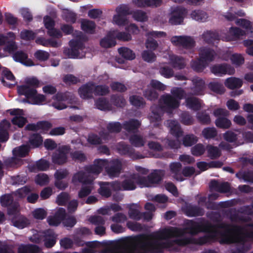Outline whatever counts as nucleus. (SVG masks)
<instances>
[{
	"mask_svg": "<svg viewBox=\"0 0 253 253\" xmlns=\"http://www.w3.org/2000/svg\"><path fill=\"white\" fill-rule=\"evenodd\" d=\"M172 96L170 95H164L160 100L161 107H153L152 114L150 117L151 124L154 126H158L161 120L163 111H169L170 109L177 108L179 105L180 100L183 98L185 95L184 91L179 88L172 89L171 91Z\"/></svg>",
	"mask_w": 253,
	"mask_h": 253,
	"instance_id": "1",
	"label": "nucleus"
},
{
	"mask_svg": "<svg viewBox=\"0 0 253 253\" xmlns=\"http://www.w3.org/2000/svg\"><path fill=\"white\" fill-rule=\"evenodd\" d=\"M108 162L105 160H95L93 164L87 168L86 171H81L75 173L72 178V182L76 184L78 182L90 183L92 182L95 177L91 174L98 175L103 168L107 167Z\"/></svg>",
	"mask_w": 253,
	"mask_h": 253,
	"instance_id": "2",
	"label": "nucleus"
},
{
	"mask_svg": "<svg viewBox=\"0 0 253 253\" xmlns=\"http://www.w3.org/2000/svg\"><path fill=\"white\" fill-rule=\"evenodd\" d=\"M235 23L245 29V30L237 27L230 28L228 32L229 36L225 38V40H233L245 35H249L253 37V23L245 19H239L236 20Z\"/></svg>",
	"mask_w": 253,
	"mask_h": 253,
	"instance_id": "3",
	"label": "nucleus"
},
{
	"mask_svg": "<svg viewBox=\"0 0 253 253\" xmlns=\"http://www.w3.org/2000/svg\"><path fill=\"white\" fill-rule=\"evenodd\" d=\"M200 59L199 60L193 61L191 63L192 68L197 72H200L211 61L215 54L213 50L209 48H201L200 51Z\"/></svg>",
	"mask_w": 253,
	"mask_h": 253,
	"instance_id": "4",
	"label": "nucleus"
},
{
	"mask_svg": "<svg viewBox=\"0 0 253 253\" xmlns=\"http://www.w3.org/2000/svg\"><path fill=\"white\" fill-rule=\"evenodd\" d=\"M18 91L20 94L25 95L31 100V103L34 104H40L45 100V97L43 95L37 94L36 89H30L28 86H19Z\"/></svg>",
	"mask_w": 253,
	"mask_h": 253,
	"instance_id": "5",
	"label": "nucleus"
},
{
	"mask_svg": "<svg viewBox=\"0 0 253 253\" xmlns=\"http://www.w3.org/2000/svg\"><path fill=\"white\" fill-rule=\"evenodd\" d=\"M167 125L169 129L170 134L176 139L173 142L168 140V144L171 148H178L180 145V142L178 138L182 135L180 126L176 121L173 120L168 121Z\"/></svg>",
	"mask_w": 253,
	"mask_h": 253,
	"instance_id": "6",
	"label": "nucleus"
},
{
	"mask_svg": "<svg viewBox=\"0 0 253 253\" xmlns=\"http://www.w3.org/2000/svg\"><path fill=\"white\" fill-rule=\"evenodd\" d=\"M134 178L137 179L138 185L141 187H151L154 184L158 183L162 179L161 172L158 170H154L147 177L142 176H135Z\"/></svg>",
	"mask_w": 253,
	"mask_h": 253,
	"instance_id": "7",
	"label": "nucleus"
},
{
	"mask_svg": "<svg viewBox=\"0 0 253 253\" xmlns=\"http://www.w3.org/2000/svg\"><path fill=\"white\" fill-rule=\"evenodd\" d=\"M71 49L65 50L64 54L70 58H82L84 56L83 44L81 42L72 40L70 42Z\"/></svg>",
	"mask_w": 253,
	"mask_h": 253,
	"instance_id": "8",
	"label": "nucleus"
},
{
	"mask_svg": "<svg viewBox=\"0 0 253 253\" xmlns=\"http://www.w3.org/2000/svg\"><path fill=\"white\" fill-rule=\"evenodd\" d=\"M117 14L113 19V23L118 26H124L127 24L126 16L129 14L128 7L126 5H120L116 8Z\"/></svg>",
	"mask_w": 253,
	"mask_h": 253,
	"instance_id": "9",
	"label": "nucleus"
},
{
	"mask_svg": "<svg viewBox=\"0 0 253 253\" xmlns=\"http://www.w3.org/2000/svg\"><path fill=\"white\" fill-rule=\"evenodd\" d=\"M122 169V163L118 160H114L109 163L108 162L106 171L107 174L111 178L117 177L119 175Z\"/></svg>",
	"mask_w": 253,
	"mask_h": 253,
	"instance_id": "10",
	"label": "nucleus"
},
{
	"mask_svg": "<svg viewBox=\"0 0 253 253\" xmlns=\"http://www.w3.org/2000/svg\"><path fill=\"white\" fill-rule=\"evenodd\" d=\"M186 14V10L183 8H176L170 13L169 23L171 25L180 24Z\"/></svg>",
	"mask_w": 253,
	"mask_h": 253,
	"instance_id": "11",
	"label": "nucleus"
},
{
	"mask_svg": "<svg viewBox=\"0 0 253 253\" xmlns=\"http://www.w3.org/2000/svg\"><path fill=\"white\" fill-rule=\"evenodd\" d=\"M212 73L217 75H222L225 74L233 75L235 70L231 65L228 64H221L215 65L211 68Z\"/></svg>",
	"mask_w": 253,
	"mask_h": 253,
	"instance_id": "12",
	"label": "nucleus"
},
{
	"mask_svg": "<svg viewBox=\"0 0 253 253\" xmlns=\"http://www.w3.org/2000/svg\"><path fill=\"white\" fill-rule=\"evenodd\" d=\"M69 151V148L67 146H62L59 148L52 157L53 162L55 164H62L66 162V153Z\"/></svg>",
	"mask_w": 253,
	"mask_h": 253,
	"instance_id": "13",
	"label": "nucleus"
},
{
	"mask_svg": "<svg viewBox=\"0 0 253 253\" xmlns=\"http://www.w3.org/2000/svg\"><path fill=\"white\" fill-rule=\"evenodd\" d=\"M9 113L12 115H15V117L12 120V123L22 127L27 122V120L22 116L24 115L23 111L19 109H15L9 110Z\"/></svg>",
	"mask_w": 253,
	"mask_h": 253,
	"instance_id": "14",
	"label": "nucleus"
},
{
	"mask_svg": "<svg viewBox=\"0 0 253 253\" xmlns=\"http://www.w3.org/2000/svg\"><path fill=\"white\" fill-rule=\"evenodd\" d=\"M44 23L46 29H48V34L51 37L59 38L62 37L61 32L53 28L54 22L48 16L44 18Z\"/></svg>",
	"mask_w": 253,
	"mask_h": 253,
	"instance_id": "15",
	"label": "nucleus"
},
{
	"mask_svg": "<svg viewBox=\"0 0 253 253\" xmlns=\"http://www.w3.org/2000/svg\"><path fill=\"white\" fill-rule=\"evenodd\" d=\"M95 84L89 83L80 87L79 89V93L81 98L83 99H89L92 97L94 93Z\"/></svg>",
	"mask_w": 253,
	"mask_h": 253,
	"instance_id": "16",
	"label": "nucleus"
},
{
	"mask_svg": "<svg viewBox=\"0 0 253 253\" xmlns=\"http://www.w3.org/2000/svg\"><path fill=\"white\" fill-rule=\"evenodd\" d=\"M8 36V37L0 35V45H3L7 42L8 45L6 47V50L11 52L16 48L15 42L13 41L14 39V35L12 33H9Z\"/></svg>",
	"mask_w": 253,
	"mask_h": 253,
	"instance_id": "17",
	"label": "nucleus"
},
{
	"mask_svg": "<svg viewBox=\"0 0 253 253\" xmlns=\"http://www.w3.org/2000/svg\"><path fill=\"white\" fill-rule=\"evenodd\" d=\"M115 39V31L110 32L106 37L101 40L100 42V45L106 48L112 47L116 44Z\"/></svg>",
	"mask_w": 253,
	"mask_h": 253,
	"instance_id": "18",
	"label": "nucleus"
},
{
	"mask_svg": "<svg viewBox=\"0 0 253 253\" xmlns=\"http://www.w3.org/2000/svg\"><path fill=\"white\" fill-rule=\"evenodd\" d=\"M65 215V210L63 209H60L55 215L48 217L47 222L50 225L57 226L64 219Z\"/></svg>",
	"mask_w": 253,
	"mask_h": 253,
	"instance_id": "19",
	"label": "nucleus"
},
{
	"mask_svg": "<svg viewBox=\"0 0 253 253\" xmlns=\"http://www.w3.org/2000/svg\"><path fill=\"white\" fill-rule=\"evenodd\" d=\"M210 187L211 190L221 193H226L230 191V186L227 182H219L212 180L210 184Z\"/></svg>",
	"mask_w": 253,
	"mask_h": 253,
	"instance_id": "20",
	"label": "nucleus"
},
{
	"mask_svg": "<svg viewBox=\"0 0 253 253\" xmlns=\"http://www.w3.org/2000/svg\"><path fill=\"white\" fill-rule=\"evenodd\" d=\"M222 58L225 60L230 59L232 63L237 67L241 66L245 62V59L243 55L239 53L231 54L230 53H226L225 56Z\"/></svg>",
	"mask_w": 253,
	"mask_h": 253,
	"instance_id": "21",
	"label": "nucleus"
},
{
	"mask_svg": "<svg viewBox=\"0 0 253 253\" xmlns=\"http://www.w3.org/2000/svg\"><path fill=\"white\" fill-rule=\"evenodd\" d=\"M162 1V0H132V2L138 7H158Z\"/></svg>",
	"mask_w": 253,
	"mask_h": 253,
	"instance_id": "22",
	"label": "nucleus"
},
{
	"mask_svg": "<svg viewBox=\"0 0 253 253\" xmlns=\"http://www.w3.org/2000/svg\"><path fill=\"white\" fill-rule=\"evenodd\" d=\"M135 176H141L138 174H133L130 177L126 179L122 184L123 190H132L136 188L135 183L138 184V180L137 179L134 178V177Z\"/></svg>",
	"mask_w": 253,
	"mask_h": 253,
	"instance_id": "23",
	"label": "nucleus"
},
{
	"mask_svg": "<svg viewBox=\"0 0 253 253\" xmlns=\"http://www.w3.org/2000/svg\"><path fill=\"white\" fill-rule=\"evenodd\" d=\"M181 164L178 162L172 163L169 165L170 171L173 174L174 178L179 181H183L184 179L182 177V175L179 173L181 170Z\"/></svg>",
	"mask_w": 253,
	"mask_h": 253,
	"instance_id": "24",
	"label": "nucleus"
},
{
	"mask_svg": "<svg viewBox=\"0 0 253 253\" xmlns=\"http://www.w3.org/2000/svg\"><path fill=\"white\" fill-rule=\"evenodd\" d=\"M224 84L227 87L233 89L240 87L243 84V82L239 78L230 77L225 80Z\"/></svg>",
	"mask_w": 253,
	"mask_h": 253,
	"instance_id": "25",
	"label": "nucleus"
},
{
	"mask_svg": "<svg viewBox=\"0 0 253 253\" xmlns=\"http://www.w3.org/2000/svg\"><path fill=\"white\" fill-rule=\"evenodd\" d=\"M13 58L15 61L20 62L26 66L34 65L32 61L28 59L27 54L23 52H16L13 55Z\"/></svg>",
	"mask_w": 253,
	"mask_h": 253,
	"instance_id": "26",
	"label": "nucleus"
},
{
	"mask_svg": "<svg viewBox=\"0 0 253 253\" xmlns=\"http://www.w3.org/2000/svg\"><path fill=\"white\" fill-rule=\"evenodd\" d=\"M10 124L6 120H3L0 125V141H5L8 139L7 130Z\"/></svg>",
	"mask_w": 253,
	"mask_h": 253,
	"instance_id": "27",
	"label": "nucleus"
},
{
	"mask_svg": "<svg viewBox=\"0 0 253 253\" xmlns=\"http://www.w3.org/2000/svg\"><path fill=\"white\" fill-rule=\"evenodd\" d=\"M12 222L14 226L21 229L24 228L30 224L29 220L27 218L21 215L13 219Z\"/></svg>",
	"mask_w": 253,
	"mask_h": 253,
	"instance_id": "28",
	"label": "nucleus"
},
{
	"mask_svg": "<svg viewBox=\"0 0 253 253\" xmlns=\"http://www.w3.org/2000/svg\"><path fill=\"white\" fill-rule=\"evenodd\" d=\"M40 249L36 245H21L18 248L19 253H38Z\"/></svg>",
	"mask_w": 253,
	"mask_h": 253,
	"instance_id": "29",
	"label": "nucleus"
},
{
	"mask_svg": "<svg viewBox=\"0 0 253 253\" xmlns=\"http://www.w3.org/2000/svg\"><path fill=\"white\" fill-rule=\"evenodd\" d=\"M194 90V94L196 95L200 94L201 91L205 87V82L199 78H195L192 80Z\"/></svg>",
	"mask_w": 253,
	"mask_h": 253,
	"instance_id": "30",
	"label": "nucleus"
},
{
	"mask_svg": "<svg viewBox=\"0 0 253 253\" xmlns=\"http://www.w3.org/2000/svg\"><path fill=\"white\" fill-rule=\"evenodd\" d=\"M100 188L98 190L99 193L105 197H109L111 195V185L108 182L100 183Z\"/></svg>",
	"mask_w": 253,
	"mask_h": 253,
	"instance_id": "31",
	"label": "nucleus"
},
{
	"mask_svg": "<svg viewBox=\"0 0 253 253\" xmlns=\"http://www.w3.org/2000/svg\"><path fill=\"white\" fill-rule=\"evenodd\" d=\"M120 54L126 59L132 60L135 58V54L133 51L127 47H123L118 49Z\"/></svg>",
	"mask_w": 253,
	"mask_h": 253,
	"instance_id": "32",
	"label": "nucleus"
},
{
	"mask_svg": "<svg viewBox=\"0 0 253 253\" xmlns=\"http://www.w3.org/2000/svg\"><path fill=\"white\" fill-rule=\"evenodd\" d=\"M186 106L194 110H199L201 107V103L196 97L188 98L186 100Z\"/></svg>",
	"mask_w": 253,
	"mask_h": 253,
	"instance_id": "33",
	"label": "nucleus"
},
{
	"mask_svg": "<svg viewBox=\"0 0 253 253\" xmlns=\"http://www.w3.org/2000/svg\"><path fill=\"white\" fill-rule=\"evenodd\" d=\"M92 182L90 183H84L85 185L83 186L80 191L79 192L78 196L80 198L86 197L88 195H89L92 190L93 189V187L92 185Z\"/></svg>",
	"mask_w": 253,
	"mask_h": 253,
	"instance_id": "34",
	"label": "nucleus"
},
{
	"mask_svg": "<svg viewBox=\"0 0 253 253\" xmlns=\"http://www.w3.org/2000/svg\"><path fill=\"white\" fill-rule=\"evenodd\" d=\"M216 126L222 128H228L231 126V122L226 117H219L215 122Z\"/></svg>",
	"mask_w": 253,
	"mask_h": 253,
	"instance_id": "35",
	"label": "nucleus"
},
{
	"mask_svg": "<svg viewBox=\"0 0 253 253\" xmlns=\"http://www.w3.org/2000/svg\"><path fill=\"white\" fill-rule=\"evenodd\" d=\"M191 18L198 21L205 22L208 17L206 12L200 10H194L191 13Z\"/></svg>",
	"mask_w": 253,
	"mask_h": 253,
	"instance_id": "36",
	"label": "nucleus"
},
{
	"mask_svg": "<svg viewBox=\"0 0 253 253\" xmlns=\"http://www.w3.org/2000/svg\"><path fill=\"white\" fill-rule=\"evenodd\" d=\"M55 101L52 103V106L57 110H62L66 108V106L62 101H65L66 99L62 95L58 94L54 98Z\"/></svg>",
	"mask_w": 253,
	"mask_h": 253,
	"instance_id": "37",
	"label": "nucleus"
},
{
	"mask_svg": "<svg viewBox=\"0 0 253 253\" xmlns=\"http://www.w3.org/2000/svg\"><path fill=\"white\" fill-rule=\"evenodd\" d=\"M29 150V147L27 145H23L15 148L13 150V153L15 157H23L27 154Z\"/></svg>",
	"mask_w": 253,
	"mask_h": 253,
	"instance_id": "38",
	"label": "nucleus"
},
{
	"mask_svg": "<svg viewBox=\"0 0 253 253\" xmlns=\"http://www.w3.org/2000/svg\"><path fill=\"white\" fill-rule=\"evenodd\" d=\"M207 151L209 157L211 159H216L220 156L221 153L217 147L211 145L207 146Z\"/></svg>",
	"mask_w": 253,
	"mask_h": 253,
	"instance_id": "39",
	"label": "nucleus"
},
{
	"mask_svg": "<svg viewBox=\"0 0 253 253\" xmlns=\"http://www.w3.org/2000/svg\"><path fill=\"white\" fill-rule=\"evenodd\" d=\"M81 27L82 29L85 32L91 33L95 28V25L92 21L87 20H83L82 21Z\"/></svg>",
	"mask_w": 253,
	"mask_h": 253,
	"instance_id": "40",
	"label": "nucleus"
},
{
	"mask_svg": "<svg viewBox=\"0 0 253 253\" xmlns=\"http://www.w3.org/2000/svg\"><path fill=\"white\" fill-rule=\"evenodd\" d=\"M217 134V132L214 127H207L202 131L203 136L206 139L212 138Z\"/></svg>",
	"mask_w": 253,
	"mask_h": 253,
	"instance_id": "41",
	"label": "nucleus"
},
{
	"mask_svg": "<svg viewBox=\"0 0 253 253\" xmlns=\"http://www.w3.org/2000/svg\"><path fill=\"white\" fill-rule=\"evenodd\" d=\"M170 60L175 68L181 69L185 66V62L183 59L178 57L172 55L171 56Z\"/></svg>",
	"mask_w": 253,
	"mask_h": 253,
	"instance_id": "42",
	"label": "nucleus"
},
{
	"mask_svg": "<svg viewBox=\"0 0 253 253\" xmlns=\"http://www.w3.org/2000/svg\"><path fill=\"white\" fill-rule=\"evenodd\" d=\"M29 141L33 147H37L42 144V139L40 135L34 134L31 136Z\"/></svg>",
	"mask_w": 253,
	"mask_h": 253,
	"instance_id": "43",
	"label": "nucleus"
},
{
	"mask_svg": "<svg viewBox=\"0 0 253 253\" xmlns=\"http://www.w3.org/2000/svg\"><path fill=\"white\" fill-rule=\"evenodd\" d=\"M209 88L214 92L219 94H222L225 91V88L223 85L217 82L211 83L209 84Z\"/></svg>",
	"mask_w": 253,
	"mask_h": 253,
	"instance_id": "44",
	"label": "nucleus"
},
{
	"mask_svg": "<svg viewBox=\"0 0 253 253\" xmlns=\"http://www.w3.org/2000/svg\"><path fill=\"white\" fill-rule=\"evenodd\" d=\"M145 208L148 211L144 213V217L147 220H149L152 219L153 214L152 212L155 211V208L154 206L151 203H147L145 205Z\"/></svg>",
	"mask_w": 253,
	"mask_h": 253,
	"instance_id": "45",
	"label": "nucleus"
},
{
	"mask_svg": "<svg viewBox=\"0 0 253 253\" xmlns=\"http://www.w3.org/2000/svg\"><path fill=\"white\" fill-rule=\"evenodd\" d=\"M109 87L105 85H95L94 88V93L95 95H104L109 92Z\"/></svg>",
	"mask_w": 253,
	"mask_h": 253,
	"instance_id": "46",
	"label": "nucleus"
},
{
	"mask_svg": "<svg viewBox=\"0 0 253 253\" xmlns=\"http://www.w3.org/2000/svg\"><path fill=\"white\" fill-rule=\"evenodd\" d=\"M121 126L119 123H110L107 126V131L109 133H116L119 132L121 129Z\"/></svg>",
	"mask_w": 253,
	"mask_h": 253,
	"instance_id": "47",
	"label": "nucleus"
},
{
	"mask_svg": "<svg viewBox=\"0 0 253 253\" xmlns=\"http://www.w3.org/2000/svg\"><path fill=\"white\" fill-rule=\"evenodd\" d=\"M32 215L36 219H43L46 217L47 212L43 209L39 208L32 212Z\"/></svg>",
	"mask_w": 253,
	"mask_h": 253,
	"instance_id": "48",
	"label": "nucleus"
},
{
	"mask_svg": "<svg viewBox=\"0 0 253 253\" xmlns=\"http://www.w3.org/2000/svg\"><path fill=\"white\" fill-rule=\"evenodd\" d=\"M198 139L194 135H187L183 140V144L185 146H190L197 142Z\"/></svg>",
	"mask_w": 253,
	"mask_h": 253,
	"instance_id": "49",
	"label": "nucleus"
},
{
	"mask_svg": "<svg viewBox=\"0 0 253 253\" xmlns=\"http://www.w3.org/2000/svg\"><path fill=\"white\" fill-rule=\"evenodd\" d=\"M142 59L147 62H152L155 60L156 55L152 51L145 50L142 53Z\"/></svg>",
	"mask_w": 253,
	"mask_h": 253,
	"instance_id": "50",
	"label": "nucleus"
},
{
	"mask_svg": "<svg viewBox=\"0 0 253 253\" xmlns=\"http://www.w3.org/2000/svg\"><path fill=\"white\" fill-rule=\"evenodd\" d=\"M205 148L204 146L202 144H198L192 148L191 152L193 155L199 156L204 153Z\"/></svg>",
	"mask_w": 253,
	"mask_h": 253,
	"instance_id": "51",
	"label": "nucleus"
},
{
	"mask_svg": "<svg viewBox=\"0 0 253 253\" xmlns=\"http://www.w3.org/2000/svg\"><path fill=\"white\" fill-rule=\"evenodd\" d=\"M132 16L135 20L138 21H145L148 19L146 14L144 12L140 10L133 12Z\"/></svg>",
	"mask_w": 253,
	"mask_h": 253,
	"instance_id": "52",
	"label": "nucleus"
},
{
	"mask_svg": "<svg viewBox=\"0 0 253 253\" xmlns=\"http://www.w3.org/2000/svg\"><path fill=\"white\" fill-rule=\"evenodd\" d=\"M29 191L30 189L28 188L24 187L18 189L15 193L13 194V195L15 200H17L25 197Z\"/></svg>",
	"mask_w": 253,
	"mask_h": 253,
	"instance_id": "53",
	"label": "nucleus"
},
{
	"mask_svg": "<svg viewBox=\"0 0 253 253\" xmlns=\"http://www.w3.org/2000/svg\"><path fill=\"white\" fill-rule=\"evenodd\" d=\"M128 215L130 218L135 220H139L142 217V214L140 211L138 209H135L134 206H132L130 208Z\"/></svg>",
	"mask_w": 253,
	"mask_h": 253,
	"instance_id": "54",
	"label": "nucleus"
},
{
	"mask_svg": "<svg viewBox=\"0 0 253 253\" xmlns=\"http://www.w3.org/2000/svg\"><path fill=\"white\" fill-rule=\"evenodd\" d=\"M203 211L201 209H199L195 207H190L187 209L186 213L190 216L201 215L203 214Z\"/></svg>",
	"mask_w": 253,
	"mask_h": 253,
	"instance_id": "55",
	"label": "nucleus"
},
{
	"mask_svg": "<svg viewBox=\"0 0 253 253\" xmlns=\"http://www.w3.org/2000/svg\"><path fill=\"white\" fill-rule=\"evenodd\" d=\"M35 181L38 184L43 185L48 183L49 178L46 174L41 173L36 176Z\"/></svg>",
	"mask_w": 253,
	"mask_h": 253,
	"instance_id": "56",
	"label": "nucleus"
},
{
	"mask_svg": "<svg viewBox=\"0 0 253 253\" xmlns=\"http://www.w3.org/2000/svg\"><path fill=\"white\" fill-rule=\"evenodd\" d=\"M34 56L39 60L45 61L49 58V54L47 51L39 50L35 53Z\"/></svg>",
	"mask_w": 253,
	"mask_h": 253,
	"instance_id": "57",
	"label": "nucleus"
},
{
	"mask_svg": "<svg viewBox=\"0 0 253 253\" xmlns=\"http://www.w3.org/2000/svg\"><path fill=\"white\" fill-rule=\"evenodd\" d=\"M95 105L98 109L101 110H106L109 108L108 103L104 98L97 100L95 102Z\"/></svg>",
	"mask_w": 253,
	"mask_h": 253,
	"instance_id": "58",
	"label": "nucleus"
},
{
	"mask_svg": "<svg viewBox=\"0 0 253 253\" xmlns=\"http://www.w3.org/2000/svg\"><path fill=\"white\" fill-rule=\"evenodd\" d=\"M216 38V34L210 31L205 32L202 35L204 41L208 43L212 42Z\"/></svg>",
	"mask_w": 253,
	"mask_h": 253,
	"instance_id": "59",
	"label": "nucleus"
},
{
	"mask_svg": "<svg viewBox=\"0 0 253 253\" xmlns=\"http://www.w3.org/2000/svg\"><path fill=\"white\" fill-rule=\"evenodd\" d=\"M130 140L131 144L136 147L142 146L144 144V141L142 138L140 136L137 135H134L132 136Z\"/></svg>",
	"mask_w": 253,
	"mask_h": 253,
	"instance_id": "60",
	"label": "nucleus"
},
{
	"mask_svg": "<svg viewBox=\"0 0 253 253\" xmlns=\"http://www.w3.org/2000/svg\"><path fill=\"white\" fill-rule=\"evenodd\" d=\"M223 137L226 141L232 142L237 140L238 134L232 131H227L223 134Z\"/></svg>",
	"mask_w": 253,
	"mask_h": 253,
	"instance_id": "61",
	"label": "nucleus"
},
{
	"mask_svg": "<svg viewBox=\"0 0 253 253\" xmlns=\"http://www.w3.org/2000/svg\"><path fill=\"white\" fill-rule=\"evenodd\" d=\"M14 200H15V198L13 194L11 195H5L1 197L0 203L2 206H7L11 204Z\"/></svg>",
	"mask_w": 253,
	"mask_h": 253,
	"instance_id": "62",
	"label": "nucleus"
},
{
	"mask_svg": "<svg viewBox=\"0 0 253 253\" xmlns=\"http://www.w3.org/2000/svg\"><path fill=\"white\" fill-rule=\"evenodd\" d=\"M139 126V122L135 120L130 121L124 124L125 128L127 131L132 130L137 128Z\"/></svg>",
	"mask_w": 253,
	"mask_h": 253,
	"instance_id": "63",
	"label": "nucleus"
},
{
	"mask_svg": "<svg viewBox=\"0 0 253 253\" xmlns=\"http://www.w3.org/2000/svg\"><path fill=\"white\" fill-rule=\"evenodd\" d=\"M243 44L247 47L246 53L251 56H253V40H245L243 41Z\"/></svg>",
	"mask_w": 253,
	"mask_h": 253,
	"instance_id": "64",
	"label": "nucleus"
}]
</instances>
